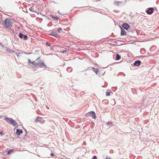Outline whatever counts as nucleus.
Segmentation results:
<instances>
[{
	"label": "nucleus",
	"mask_w": 159,
	"mask_h": 159,
	"mask_svg": "<svg viewBox=\"0 0 159 159\" xmlns=\"http://www.w3.org/2000/svg\"><path fill=\"white\" fill-rule=\"evenodd\" d=\"M32 64L33 65V67H39L45 66L43 61L38 59H37L35 61H32Z\"/></svg>",
	"instance_id": "obj_1"
},
{
	"label": "nucleus",
	"mask_w": 159,
	"mask_h": 159,
	"mask_svg": "<svg viewBox=\"0 0 159 159\" xmlns=\"http://www.w3.org/2000/svg\"><path fill=\"white\" fill-rule=\"evenodd\" d=\"M13 20L12 19H7L5 21L4 24L5 28H7L10 26Z\"/></svg>",
	"instance_id": "obj_2"
},
{
	"label": "nucleus",
	"mask_w": 159,
	"mask_h": 159,
	"mask_svg": "<svg viewBox=\"0 0 159 159\" xmlns=\"http://www.w3.org/2000/svg\"><path fill=\"white\" fill-rule=\"evenodd\" d=\"M51 35L53 36L56 37H60V35H59L57 30H54L51 32L50 34Z\"/></svg>",
	"instance_id": "obj_3"
},
{
	"label": "nucleus",
	"mask_w": 159,
	"mask_h": 159,
	"mask_svg": "<svg viewBox=\"0 0 159 159\" xmlns=\"http://www.w3.org/2000/svg\"><path fill=\"white\" fill-rule=\"evenodd\" d=\"M153 11L154 9L153 8L150 7L146 11V12L148 14H151L153 13Z\"/></svg>",
	"instance_id": "obj_4"
},
{
	"label": "nucleus",
	"mask_w": 159,
	"mask_h": 159,
	"mask_svg": "<svg viewBox=\"0 0 159 159\" xmlns=\"http://www.w3.org/2000/svg\"><path fill=\"white\" fill-rule=\"evenodd\" d=\"M35 121L36 122H39L41 123H43L44 120L42 119V118L39 117H37L35 119Z\"/></svg>",
	"instance_id": "obj_5"
},
{
	"label": "nucleus",
	"mask_w": 159,
	"mask_h": 159,
	"mask_svg": "<svg viewBox=\"0 0 159 159\" xmlns=\"http://www.w3.org/2000/svg\"><path fill=\"white\" fill-rule=\"evenodd\" d=\"M88 114L91 116L93 118L95 119L96 116L95 112L93 111H91L88 113Z\"/></svg>",
	"instance_id": "obj_6"
},
{
	"label": "nucleus",
	"mask_w": 159,
	"mask_h": 159,
	"mask_svg": "<svg viewBox=\"0 0 159 159\" xmlns=\"http://www.w3.org/2000/svg\"><path fill=\"white\" fill-rule=\"evenodd\" d=\"M122 26L123 28L126 30L129 28V25L126 23L123 24Z\"/></svg>",
	"instance_id": "obj_7"
},
{
	"label": "nucleus",
	"mask_w": 159,
	"mask_h": 159,
	"mask_svg": "<svg viewBox=\"0 0 159 159\" xmlns=\"http://www.w3.org/2000/svg\"><path fill=\"white\" fill-rule=\"evenodd\" d=\"M120 27L121 28V34H120L121 35H125L126 34V32L120 26Z\"/></svg>",
	"instance_id": "obj_8"
},
{
	"label": "nucleus",
	"mask_w": 159,
	"mask_h": 159,
	"mask_svg": "<svg viewBox=\"0 0 159 159\" xmlns=\"http://www.w3.org/2000/svg\"><path fill=\"white\" fill-rule=\"evenodd\" d=\"M5 120L7 122L11 124L12 119L11 118L6 117L5 118Z\"/></svg>",
	"instance_id": "obj_9"
},
{
	"label": "nucleus",
	"mask_w": 159,
	"mask_h": 159,
	"mask_svg": "<svg viewBox=\"0 0 159 159\" xmlns=\"http://www.w3.org/2000/svg\"><path fill=\"white\" fill-rule=\"evenodd\" d=\"M141 61L139 60H137L135 61L134 64V66H137L140 65Z\"/></svg>",
	"instance_id": "obj_10"
},
{
	"label": "nucleus",
	"mask_w": 159,
	"mask_h": 159,
	"mask_svg": "<svg viewBox=\"0 0 159 159\" xmlns=\"http://www.w3.org/2000/svg\"><path fill=\"white\" fill-rule=\"evenodd\" d=\"M22 131L21 130L19 129H17L16 131V133L18 135H20L22 133Z\"/></svg>",
	"instance_id": "obj_11"
},
{
	"label": "nucleus",
	"mask_w": 159,
	"mask_h": 159,
	"mask_svg": "<svg viewBox=\"0 0 159 159\" xmlns=\"http://www.w3.org/2000/svg\"><path fill=\"white\" fill-rule=\"evenodd\" d=\"M10 124H12L14 126H16L17 125V123L15 122V120H12Z\"/></svg>",
	"instance_id": "obj_12"
},
{
	"label": "nucleus",
	"mask_w": 159,
	"mask_h": 159,
	"mask_svg": "<svg viewBox=\"0 0 159 159\" xmlns=\"http://www.w3.org/2000/svg\"><path fill=\"white\" fill-rule=\"evenodd\" d=\"M121 3V2L115 1L114 2V4L116 6H118Z\"/></svg>",
	"instance_id": "obj_13"
},
{
	"label": "nucleus",
	"mask_w": 159,
	"mask_h": 159,
	"mask_svg": "<svg viewBox=\"0 0 159 159\" xmlns=\"http://www.w3.org/2000/svg\"><path fill=\"white\" fill-rule=\"evenodd\" d=\"M120 59V57L118 54H117L116 55V60H119Z\"/></svg>",
	"instance_id": "obj_14"
},
{
	"label": "nucleus",
	"mask_w": 159,
	"mask_h": 159,
	"mask_svg": "<svg viewBox=\"0 0 159 159\" xmlns=\"http://www.w3.org/2000/svg\"><path fill=\"white\" fill-rule=\"evenodd\" d=\"M62 30V29L61 28H59L57 30V31L58 33H60L61 31Z\"/></svg>",
	"instance_id": "obj_15"
},
{
	"label": "nucleus",
	"mask_w": 159,
	"mask_h": 159,
	"mask_svg": "<svg viewBox=\"0 0 159 159\" xmlns=\"http://www.w3.org/2000/svg\"><path fill=\"white\" fill-rule=\"evenodd\" d=\"M19 35L21 38H22L24 36V34L21 33H20Z\"/></svg>",
	"instance_id": "obj_16"
},
{
	"label": "nucleus",
	"mask_w": 159,
	"mask_h": 159,
	"mask_svg": "<svg viewBox=\"0 0 159 159\" xmlns=\"http://www.w3.org/2000/svg\"><path fill=\"white\" fill-rule=\"evenodd\" d=\"M13 150L11 149V150H9L7 152V154L8 155L11 154V152H13Z\"/></svg>",
	"instance_id": "obj_17"
},
{
	"label": "nucleus",
	"mask_w": 159,
	"mask_h": 159,
	"mask_svg": "<svg viewBox=\"0 0 159 159\" xmlns=\"http://www.w3.org/2000/svg\"><path fill=\"white\" fill-rule=\"evenodd\" d=\"M53 18L54 19H56V20H58L59 19V18L57 17H53Z\"/></svg>",
	"instance_id": "obj_18"
},
{
	"label": "nucleus",
	"mask_w": 159,
	"mask_h": 159,
	"mask_svg": "<svg viewBox=\"0 0 159 159\" xmlns=\"http://www.w3.org/2000/svg\"><path fill=\"white\" fill-rule=\"evenodd\" d=\"M110 95V93L109 92H107L106 93V95L107 96H109Z\"/></svg>",
	"instance_id": "obj_19"
},
{
	"label": "nucleus",
	"mask_w": 159,
	"mask_h": 159,
	"mask_svg": "<svg viewBox=\"0 0 159 159\" xmlns=\"http://www.w3.org/2000/svg\"><path fill=\"white\" fill-rule=\"evenodd\" d=\"M46 44L47 45H48L49 46H50L51 45L48 42H46Z\"/></svg>",
	"instance_id": "obj_20"
},
{
	"label": "nucleus",
	"mask_w": 159,
	"mask_h": 159,
	"mask_svg": "<svg viewBox=\"0 0 159 159\" xmlns=\"http://www.w3.org/2000/svg\"><path fill=\"white\" fill-rule=\"evenodd\" d=\"M30 11H34V9L32 7H31L30 8Z\"/></svg>",
	"instance_id": "obj_21"
},
{
	"label": "nucleus",
	"mask_w": 159,
	"mask_h": 159,
	"mask_svg": "<svg viewBox=\"0 0 159 159\" xmlns=\"http://www.w3.org/2000/svg\"><path fill=\"white\" fill-rule=\"evenodd\" d=\"M24 37L25 39H26L27 38V36L26 35H24Z\"/></svg>",
	"instance_id": "obj_22"
},
{
	"label": "nucleus",
	"mask_w": 159,
	"mask_h": 159,
	"mask_svg": "<svg viewBox=\"0 0 159 159\" xmlns=\"http://www.w3.org/2000/svg\"><path fill=\"white\" fill-rule=\"evenodd\" d=\"M58 12L60 13L61 15H64L65 14V13H60L59 11H58Z\"/></svg>",
	"instance_id": "obj_23"
},
{
	"label": "nucleus",
	"mask_w": 159,
	"mask_h": 159,
	"mask_svg": "<svg viewBox=\"0 0 159 159\" xmlns=\"http://www.w3.org/2000/svg\"><path fill=\"white\" fill-rule=\"evenodd\" d=\"M106 159H111V158L107 156L106 157Z\"/></svg>",
	"instance_id": "obj_24"
},
{
	"label": "nucleus",
	"mask_w": 159,
	"mask_h": 159,
	"mask_svg": "<svg viewBox=\"0 0 159 159\" xmlns=\"http://www.w3.org/2000/svg\"><path fill=\"white\" fill-rule=\"evenodd\" d=\"M97 157L95 156L93 157V159H97Z\"/></svg>",
	"instance_id": "obj_25"
},
{
	"label": "nucleus",
	"mask_w": 159,
	"mask_h": 159,
	"mask_svg": "<svg viewBox=\"0 0 159 159\" xmlns=\"http://www.w3.org/2000/svg\"><path fill=\"white\" fill-rule=\"evenodd\" d=\"M50 155L51 156H54V154L53 153H51Z\"/></svg>",
	"instance_id": "obj_26"
},
{
	"label": "nucleus",
	"mask_w": 159,
	"mask_h": 159,
	"mask_svg": "<svg viewBox=\"0 0 159 159\" xmlns=\"http://www.w3.org/2000/svg\"><path fill=\"white\" fill-rule=\"evenodd\" d=\"M29 63H32V62H31V60H30V59H29Z\"/></svg>",
	"instance_id": "obj_27"
},
{
	"label": "nucleus",
	"mask_w": 159,
	"mask_h": 159,
	"mask_svg": "<svg viewBox=\"0 0 159 159\" xmlns=\"http://www.w3.org/2000/svg\"><path fill=\"white\" fill-rule=\"evenodd\" d=\"M96 70H98V69H96Z\"/></svg>",
	"instance_id": "obj_28"
}]
</instances>
